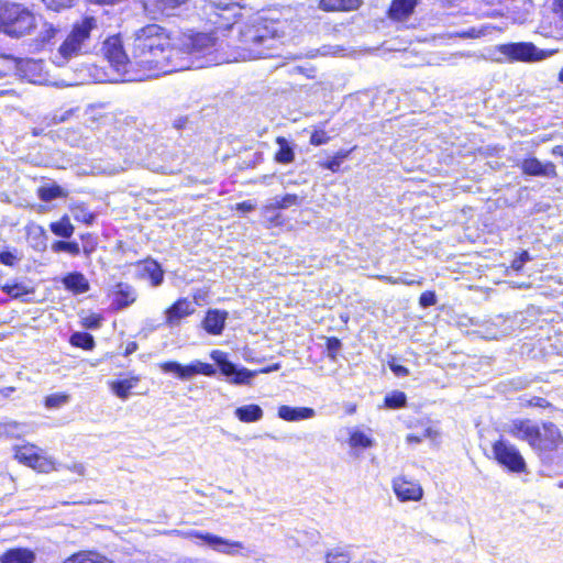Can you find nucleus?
Returning a JSON list of instances; mask_svg holds the SVG:
<instances>
[{"mask_svg":"<svg viewBox=\"0 0 563 563\" xmlns=\"http://www.w3.org/2000/svg\"><path fill=\"white\" fill-rule=\"evenodd\" d=\"M128 46L131 60L136 63L143 78L185 70L191 66L179 58L169 31L156 23L136 29L129 37Z\"/></svg>","mask_w":563,"mask_h":563,"instance_id":"1","label":"nucleus"},{"mask_svg":"<svg viewBox=\"0 0 563 563\" xmlns=\"http://www.w3.org/2000/svg\"><path fill=\"white\" fill-rule=\"evenodd\" d=\"M238 55L234 60H252L271 56L276 47L280 33L278 23L262 16L236 25Z\"/></svg>","mask_w":563,"mask_h":563,"instance_id":"2","label":"nucleus"},{"mask_svg":"<svg viewBox=\"0 0 563 563\" xmlns=\"http://www.w3.org/2000/svg\"><path fill=\"white\" fill-rule=\"evenodd\" d=\"M218 38L213 33H184L175 43L179 58L190 64L189 68H201L219 62L210 57L217 47Z\"/></svg>","mask_w":563,"mask_h":563,"instance_id":"3","label":"nucleus"},{"mask_svg":"<svg viewBox=\"0 0 563 563\" xmlns=\"http://www.w3.org/2000/svg\"><path fill=\"white\" fill-rule=\"evenodd\" d=\"M97 32H99V24L95 16L87 15L75 22L70 32L54 54L53 62L57 66H64L71 58L86 53L92 35Z\"/></svg>","mask_w":563,"mask_h":563,"instance_id":"4","label":"nucleus"},{"mask_svg":"<svg viewBox=\"0 0 563 563\" xmlns=\"http://www.w3.org/2000/svg\"><path fill=\"white\" fill-rule=\"evenodd\" d=\"M37 15L25 4L0 1V32L11 38H22L34 33Z\"/></svg>","mask_w":563,"mask_h":563,"instance_id":"5","label":"nucleus"},{"mask_svg":"<svg viewBox=\"0 0 563 563\" xmlns=\"http://www.w3.org/2000/svg\"><path fill=\"white\" fill-rule=\"evenodd\" d=\"M129 52H131L129 49ZM103 54L111 66L124 76L123 80H142L143 76L134 77L130 75L132 70H139L136 63H132L131 53H126L123 48L122 41L119 36H112L103 43Z\"/></svg>","mask_w":563,"mask_h":563,"instance_id":"6","label":"nucleus"},{"mask_svg":"<svg viewBox=\"0 0 563 563\" xmlns=\"http://www.w3.org/2000/svg\"><path fill=\"white\" fill-rule=\"evenodd\" d=\"M563 444V435L553 422L539 424L531 449L541 457L549 459Z\"/></svg>","mask_w":563,"mask_h":563,"instance_id":"7","label":"nucleus"},{"mask_svg":"<svg viewBox=\"0 0 563 563\" xmlns=\"http://www.w3.org/2000/svg\"><path fill=\"white\" fill-rule=\"evenodd\" d=\"M494 459L512 473H523L527 464L517 446L505 439H499L492 446Z\"/></svg>","mask_w":563,"mask_h":563,"instance_id":"8","label":"nucleus"},{"mask_svg":"<svg viewBox=\"0 0 563 563\" xmlns=\"http://www.w3.org/2000/svg\"><path fill=\"white\" fill-rule=\"evenodd\" d=\"M496 51L503 55L495 59L498 63L537 62L544 58V54L532 43L501 44L496 47Z\"/></svg>","mask_w":563,"mask_h":563,"instance_id":"9","label":"nucleus"},{"mask_svg":"<svg viewBox=\"0 0 563 563\" xmlns=\"http://www.w3.org/2000/svg\"><path fill=\"white\" fill-rule=\"evenodd\" d=\"M14 457L26 466L38 472L48 473L55 470L52 459L43 454V450L34 444H23L14 448Z\"/></svg>","mask_w":563,"mask_h":563,"instance_id":"10","label":"nucleus"},{"mask_svg":"<svg viewBox=\"0 0 563 563\" xmlns=\"http://www.w3.org/2000/svg\"><path fill=\"white\" fill-rule=\"evenodd\" d=\"M539 423L531 419L516 418L504 424L503 430L516 440L527 442L530 448L538 434Z\"/></svg>","mask_w":563,"mask_h":563,"instance_id":"11","label":"nucleus"},{"mask_svg":"<svg viewBox=\"0 0 563 563\" xmlns=\"http://www.w3.org/2000/svg\"><path fill=\"white\" fill-rule=\"evenodd\" d=\"M212 360L217 362L221 373L229 377L230 383L235 385H247L254 377L255 373L246 368H236V366L225 358V354L221 351L211 353Z\"/></svg>","mask_w":563,"mask_h":563,"instance_id":"12","label":"nucleus"},{"mask_svg":"<svg viewBox=\"0 0 563 563\" xmlns=\"http://www.w3.org/2000/svg\"><path fill=\"white\" fill-rule=\"evenodd\" d=\"M391 487L400 501H419L423 497V488L420 483L406 476L395 477Z\"/></svg>","mask_w":563,"mask_h":563,"instance_id":"13","label":"nucleus"},{"mask_svg":"<svg viewBox=\"0 0 563 563\" xmlns=\"http://www.w3.org/2000/svg\"><path fill=\"white\" fill-rule=\"evenodd\" d=\"M188 0H143L145 13L152 18L157 15H177L187 5Z\"/></svg>","mask_w":563,"mask_h":563,"instance_id":"14","label":"nucleus"},{"mask_svg":"<svg viewBox=\"0 0 563 563\" xmlns=\"http://www.w3.org/2000/svg\"><path fill=\"white\" fill-rule=\"evenodd\" d=\"M196 311V303L188 298H179L164 312L165 324L169 328L178 327L183 319Z\"/></svg>","mask_w":563,"mask_h":563,"instance_id":"15","label":"nucleus"},{"mask_svg":"<svg viewBox=\"0 0 563 563\" xmlns=\"http://www.w3.org/2000/svg\"><path fill=\"white\" fill-rule=\"evenodd\" d=\"M203 542L212 550L232 556L242 554L241 551L245 550L244 544L240 541L225 539L209 532L203 536Z\"/></svg>","mask_w":563,"mask_h":563,"instance_id":"16","label":"nucleus"},{"mask_svg":"<svg viewBox=\"0 0 563 563\" xmlns=\"http://www.w3.org/2000/svg\"><path fill=\"white\" fill-rule=\"evenodd\" d=\"M112 307L115 310H123L133 305L137 299L136 289L126 283H118L112 291Z\"/></svg>","mask_w":563,"mask_h":563,"instance_id":"17","label":"nucleus"},{"mask_svg":"<svg viewBox=\"0 0 563 563\" xmlns=\"http://www.w3.org/2000/svg\"><path fill=\"white\" fill-rule=\"evenodd\" d=\"M520 168L523 174L528 176L548 177L553 178L556 176L555 165L551 162H541L536 157L525 158Z\"/></svg>","mask_w":563,"mask_h":563,"instance_id":"18","label":"nucleus"},{"mask_svg":"<svg viewBox=\"0 0 563 563\" xmlns=\"http://www.w3.org/2000/svg\"><path fill=\"white\" fill-rule=\"evenodd\" d=\"M136 274L140 278H148L152 286L157 287L163 283L164 273L159 264L153 260H146L135 264Z\"/></svg>","mask_w":563,"mask_h":563,"instance_id":"19","label":"nucleus"},{"mask_svg":"<svg viewBox=\"0 0 563 563\" xmlns=\"http://www.w3.org/2000/svg\"><path fill=\"white\" fill-rule=\"evenodd\" d=\"M277 416L285 421L296 422L312 419L316 416V411L309 407H290L282 405L278 407Z\"/></svg>","mask_w":563,"mask_h":563,"instance_id":"20","label":"nucleus"},{"mask_svg":"<svg viewBox=\"0 0 563 563\" xmlns=\"http://www.w3.org/2000/svg\"><path fill=\"white\" fill-rule=\"evenodd\" d=\"M36 554L27 548H12L0 555V563H35Z\"/></svg>","mask_w":563,"mask_h":563,"instance_id":"21","label":"nucleus"},{"mask_svg":"<svg viewBox=\"0 0 563 563\" xmlns=\"http://www.w3.org/2000/svg\"><path fill=\"white\" fill-rule=\"evenodd\" d=\"M228 318L227 311L209 310L203 320V328L210 334H220Z\"/></svg>","mask_w":563,"mask_h":563,"instance_id":"22","label":"nucleus"},{"mask_svg":"<svg viewBox=\"0 0 563 563\" xmlns=\"http://www.w3.org/2000/svg\"><path fill=\"white\" fill-rule=\"evenodd\" d=\"M418 0H393L389 8V18L396 21L406 20L412 14Z\"/></svg>","mask_w":563,"mask_h":563,"instance_id":"23","label":"nucleus"},{"mask_svg":"<svg viewBox=\"0 0 563 563\" xmlns=\"http://www.w3.org/2000/svg\"><path fill=\"white\" fill-rule=\"evenodd\" d=\"M507 319L497 317L496 319L486 322V329L483 332V336L489 340H497L500 336H505L512 331L511 325H507Z\"/></svg>","mask_w":563,"mask_h":563,"instance_id":"24","label":"nucleus"},{"mask_svg":"<svg viewBox=\"0 0 563 563\" xmlns=\"http://www.w3.org/2000/svg\"><path fill=\"white\" fill-rule=\"evenodd\" d=\"M62 283L64 287L75 295L85 294L89 290V282L84 274L75 272L67 274Z\"/></svg>","mask_w":563,"mask_h":563,"instance_id":"25","label":"nucleus"},{"mask_svg":"<svg viewBox=\"0 0 563 563\" xmlns=\"http://www.w3.org/2000/svg\"><path fill=\"white\" fill-rule=\"evenodd\" d=\"M202 374L206 376H212L216 374V369L211 364L203 363L200 361H195L189 365H183V371L180 373V379H190L191 377Z\"/></svg>","mask_w":563,"mask_h":563,"instance_id":"26","label":"nucleus"},{"mask_svg":"<svg viewBox=\"0 0 563 563\" xmlns=\"http://www.w3.org/2000/svg\"><path fill=\"white\" fill-rule=\"evenodd\" d=\"M234 415L241 422L250 423L260 421L264 416V411L258 405L252 404L238 407Z\"/></svg>","mask_w":563,"mask_h":563,"instance_id":"27","label":"nucleus"},{"mask_svg":"<svg viewBox=\"0 0 563 563\" xmlns=\"http://www.w3.org/2000/svg\"><path fill=\"white\" fill-rule=\"evenodd\" d=\"M29 242L36 251H44L46 249V232L43 227L31 224L26 228Z\"/></svg>","mask_w":563,"mask_h":563,"instance_id":"28","label":"nucleus"},{"mask_svg":"<svg viewBox=\"0 0 563 563\" xmlns=\"http://www.w3.org/2000/svg\"><path fill=\"white\" fill-rule=\"evenodd\" d=\"M302 202V198L294 194H287L284 197H274L265 206L266 211L276 209H287L291 206H298Z\"/></svg>","mask_w":563,"mask_h":563,"instance_id":"29","label":"nucleus"},{"mask_svg":"<svg viewBox=\"0 0 563 563\" xmlns=\"http://www.w3.org/2000/svg\"><path fill=\"white\" fill-rule=\"evenodd\" d=\"M63 563H113L96 552H78L67 558Z\"/></svg>","mask_w":563,"mask_h":563,"instance_id":"30","label":"nucleus"},{"mask_svg":"<svg viewBox=\"0 0 563 563\" xmlns=\"http://www.w3.org/2000/svg\"><path fill=\"white\" fill-rule=\"evenodd\" d=\"M49 229L56 236L63 239H69L75 231V227L71 224L68 216H64L58 221L52 222Z\"/></svg>","mask_w":563,"mask_h":563,"instance_id":"31","label":"nucleus"},{"mask_svg":"<svg viewBox=\"0 0 563 563\" xmlns=\"http://www.w3.org/2000/svg\"><path fill=\"white\" fill-rule=\"evenodd\" d=\"M276 143L279 145V150L275 154V161L280 164L291 163L295 159V153L289 142L285 137L278 136Z\"/></svg>","mask_w":563,"mask_h":563,"instance_id":"32","label":"nucleus"},{"mask_svg":"<svg viewBox=\"0 0 563 563\" xmlns=\"http://www.w3.org/2000/svg\"><path fill=\"white\" fill-rule=\"evenodd\" d=\"M361 3V0H320V5L324 10L335 11V10H354Z\"/></svg>","mask_w":563,"mask_h":563,"instance_id":"33","label":"nucleus"},{"mask_svg":"<svg viewBox=\"0 0 563 563\" xmlns=\"http://www.w3.org/2000/svg\"><path fill=\"white\" fill-rule=\"evenodd\" d=\"M59 33V27L55 26L53 23L44 21L41 24V30L36 37V44L44 46L49 44L53 38Z\"/></svg>","mask_w":563,"mask_h":563,"instance_id":"34","label":"nucleus"},{"mask_svg":"<svg viewBox=\"0 0 563 563\" xmlns=\"http://www.w3.org/2000/svg\"><path fill=\"white\" fill-rule=\"evenodd\" d=\"M137 378H129L111 383V390L121 399L125 400L130 396V390L137 384Z\"/></svg>","mask_w":563,"mask_h":563,"instance_id":"35","label":"nucleus"},{"mask_svg":"<svg viewBox=\"0 0 563 563\" xmlns=\"http://www.w3.org/2000/svg\"><path fill=\"white\" fill-rule=\"evenodd\" d=\"M37 195L42 201L48 202L56 198L65 197L66 191L57 185L42 186L38 188Z\"/></svg>","mask_w":563,"mask_h":563,"instance_id":"36","label":"nucleus"},{"mask_svg":"<svg viewBox=\"0 0 563 563\" xmlns=\"http://www.w3.org/2000/svg\"><path fill=\"white\" fill-rule=\"evenodd\" d=\"M53 253L66 252L73 256H77L80 253V246L76 241H55L51 245Z\"/></svg>","mask_w":563,"mask_h":563,"instance_id":"37","label":"nucleus"},{"mask_svg":"<svg viewBox=\"0 0 563 563\" xmlns=\"http://www.w3.org/2000/svg\"><path fill=\"white\" fill-rule=\"evenodd\" d=\"M70 343L74 346L81 347L84 350H92L95 346L93 336L86 332H76L70 336Z\"/></svg>","mask_w":563,"mask_h":563,"instance_id":"38","label":"nucleus"},{"mask_svg":"<svg viewBox=\"0 0 563 563\" xmlns=\"http://www.w3.org/2000/svg\"><path fill=\"white\" fill-rule=\"evenodd\" d=\"M407 397L402 391H393L385 397V406L389 409H398L406 406Z\"/></svg>","mask_w":563,"mask_h":563,"instance_id":"39","label":"nucleus"},{"mask_svg":"<svg viewBox=\"0 0 563 563\" xmlns=\"http://www.w3.org/2000/svg\"><path fill=\"white\" fill-rule=\"evenodd\" d=\"M71 213L75 220L84 222L86 224H90L95 216L88 211V209L84 205H77L71 208Z\"/></svg>","mask_w":563,"mask_h":563,"instance_id":"40","label":"nucleus"},{"mask_svg":"<svg viewBox=\"0 0 563 563\" xmlns=\"http://www.w3.org/2000/svg\"><path fill=\"white\" fill-rule=\"evenodd\" d=\"M350 445L354 448H369L373 445V441L365 433L361 431H354L350 437Z\"/></svg>","mask_w":563,"mask_h":563,"instance_id":"41","label":"nucleus"},{"mask_svg":"<svg viewBox=\"0 0 563 563\" xmlns=\"http://www.w3.org/2000/svg\"><path fill=\"white\" fill-rule=\"evenodd\" d=\"M1 289L8 294L9 296H11L12 298H20L22 297L23 295H26V294H30L31 290L23 284H5L1 287Z\"/></svg>","mask_w":563,"mask_h":563,"instance_id":"42","label":"nucleus"},{"mask_svg":"<svg viewBox=\"0 0 563 563\" xmlns=\"http://www.w3.org/2000/svg\"><path fill=\"white\" fill-rule=\"evenodd\" d=\"M351 558L347 552L341 550H331L325 554V563H350Z\"/></svg>","mask_w":563,"mask_h":563,"instance_id":"43","label":"nucleus"},{"mask_svg":"<svg viewBox=\"0 0 563 563\" xmlns=\"http://www.w3.org/2000/svg\"><path fill=\"white\" fill-rule=\"evenodd\" d=\"M69 401L67 394H53L45 398V406L47 408H59Z\"/></svg>","mask_w":563,"mask_h":563,"instance_id":"44","label":"nucleus"},{"mask_svg":"<svg viewBox=\"0 0 563 563\" xmlns=\"http://www.w3.org/2000/svg\"><path fill=\"white\" fill-rule=\"evenodd\" d=\"M48 9L59 11L62 9L70 8L76 0H43Z\"/></svg>","mask_w":563,"mask_h":563,"instance_id":"45","label":"nucleus"},{"mask_svg":"<svg viewBox=\"0 0 563 563\" xmlns=\"http://www.w3.org/2000/svg\"><path fill=\"white\" fill-rule=\"evenodd\" d=\"M20 261L15 252L2 251L0 252V263L5 266H14Z\"/></svg>","mask_w":563,"mask_h":563,"instance_id":"46","label":"nucleus"},{"mask_svg":"<svg viewBox=\"0 0 563 563\" xmlns=\"http://www.w3.org/2000/svg\"><path fill=\"white\" fill-rule=\"evenodd\" d=\"M102 318L99 314L91 313L82 319V325L87 329H99Z\"/></svg>","mask_w":563,"mask_h":563,"instance_id":"47","label":"nucleus"},{"mask_svg":"<svg viewBox=\"0 0 563 563\" xmlns=\"http://www.w3.org/2000/svg\"><path fill=\"white\" fill-rule=\"evenodd\" d=\"M169 534L178 536L186 539H192L197 538L203 541V536H206V532L197 531V530H188V531H180V530H173L168 532Z\"/></svg>","mask_w":563,"mask_h":563,"instance_id":"48","label":"nucleus"},{"mask_svg":"<svg viewBox=\"0 0 563 563\" xmlns=\"http://www.w3.org/2000/svg\"><path fill=\"white\" fill-rule=\"evenodd\" d=\"M328 141H329V136L327 135V133L323 130H316L312 132V134L310 136V143L316 146L325 144V143H328Z\"/></svg>","mask_w":563,"mask_h":563,"instance_id":"49","label":"nucleus"},{"mask_svg":"<svg viewBox=\"0 0 563 563\" xmlns=\"http://www.w3.org/2000/svg\"><path fill=\"white\" fill-rule=\"evenodd\" d=\"M161 368L165 373H174L180 378L183 365L177 362H165L161 364Z\"/></svg>","mask_w":563,"mask_h":563,"instance_id":"50","label":"nucleus"},{"mask_svg":"<svg viewBox=\"0 0 563 563\" xmlns=\"http://www.w3.org/2000/svg\"><path fill=\"white\" fill-rule=\"evenodd\" d=\"M531 260L530 254L527 251H523L518 257H516L511 263V268L519 272L525 263Z\"/></svg>","mask_w":563,"mask_h":563,"instance_id":"51","label":"nucleus"},{"mask_svg":"<svg viewBox=\"0 0 563 563\" xmlns=\"http://www.w3.org/2000/svg\"><path fill=\"white\" fill-rule=\"evenodd\" d=\"M241 0H208V2L219 9H229L233 5H239Z\"/></svg>","mask_w":563,"mask_h":563,"instance_id":"52","label":"nucleus"},{"mask_svg":"<svg viewBox=\"0 0 563 563\" xmlns=\"http://www.w3.org/2000/svg\"><path fill=\"white\" fill-rule=\"evenodd\" d=\"M435 302H437L435 295L432 291L422 292L419 298V303L424 308L433 306V305H435Z\"/></svg>","mask_w":563,"mask_h":563,"instance_id":"53","label":"nucleus"},{"mask_svg":"<svg viewBox=\"0 0 563 563\" xmlns=\"http://www.w3.org/2000/svg\"><path fill=\"white\" fill-rule=\"evenodd\" d=\"M389 368L398 377H405L409 375V369L400 364H397L395 360L389 362Z\"/></svg>","mask_w":563,"mask_h":563,"instance_id":"54","label":"nucleus"},{"mask_svg":"<svg viewBox=\"0 0 563 563\" xmlns=\"http://www.w3.org/2000/svg\"><path fill=\"white\" fill-rule=\"evenodd\" d=\"M340 347H341V342H340L339 339H336V338H329L328 339V341H327V349H328L329 355L331 357L335 356V353H338Z\"/></svg>","mask_w":563,"mask_h":563,"instance_id":"55","label":"nucleus"},{"mask_svg":"<svg viewBox=\"0 0 563 563\" xmlns=\"http://www.w3.org/2000/svg\"><path fill=\"white\" fill-rule=\"evenodd\" d=\"M73 115V110H67L62 114H54L49 124H57L67 121Z\"/></svg>","mask_w":563,"mask_h":563,"instance_id":"56","label":"nucleus"},{"mask_svg":"<svg viewBox=\"0 0 563 563\" xmlns=\"http://www.w3.org/2000/svg\"><path fill=\"white\" fill-rule=\"evenodd\" d=\"M321 166L323 168H327L331 172H338L340 166H341V162L339 161V157H333L331 158L330 161L325 162V163H322Z\"/></svg>","mask_w":563,"mask_h":563,"instance_id":"57","label":"nucleus"},{"mask_svg":"<svg viewBox=\"0 0 563 563\" xmlns=\"http://www.w3.org/2000/svg\"><path fill=\"white\" fill-rule=\"evenodd\" d=\"M235 209L241 212H251L255 209V205L251 201H243L238 203Z\"/></svg>","mask_w":563,"mask_h":563,"instance_id":"58","label":"nucleus"},{"mask_svg":"<svg viewBox=\"0 0 563 563\" xmlns=\"http://www.w3.org/2000/svg\"><path fill=\"white\" fill-rule=\"evenodd\" d=\"M422 440L430 439L432 441L437 440L439 437V432L433 430L432 428H427L421 433Z\"/></svg>","mask_w":563,"mask_h":563,"instance_id":"59","label":"nucleus"},{"mask_svg":"<svg viewBox=\"0 0 563 563\" xmlns=\"http://www.w3.org/2000/svg\"><path fill=\"white\" fill-rule=\"evenodd\" d=\"M398 280H399V284H404V285H408V286L422 285V280L421 279H419V280L410 279V278L407 277V274H405L404 276H399Z\"/></svg>","mask_w":563,"mask_h":563,"instance_id":"60","label":"nucleus"},{"mask_svg":"<svg viewBox=\"0 0 563 563\" xmlns=\"http://www.w3.org/2000/svg\"><path fill=\"white\" fill-rule=\"evenodd\" d=\"M530 405L531 406H536V407H541V408H545L548 407L550 404L544 399V398H541V397H534L530 400Z\"/></svg>","mask_w":563,"mask_h":563,"instance_id":"61","label":"nucleus"},{"mask_svg":"<svg viewBox=\"0 0 563 563\" xmlns=\"http://www.w3.org/2000/svg\"><path fill=\"white\" fill-rule=\"evenodd\" d=\"M484 33L482 31H476L475 29H472L467 32H464L463 34H461L462 37H471V38H474V37H479L482 36Z\"/></svg>","mask_w":563,"mask_h":563,"instance_id":"62","label":"nucleus"},{"mask_svg":"<svg viewBox=\"0 0 563 563\" xmlns=\"http://www.w3.org/2000/svg\"><path fill=\"white\" fill-rule=\"evenodd\" d=\"M378 279L385 282V283H388V284H391V285H397L399 284V280H398V277L395 278V277H391V276H384V275H380V276H377Z\"/></svg>","mask_w":563,"mask_h":563,"instance_id":"63","label":"nucleus"},{"mask_svg":"<svg viewBox=\"0 0 563 563\" xmlns=\"http://www.w3.org/2000/svg\"><path fill=\"white\" fill-rule=\"evenodd\" d=\"M70 470H73L74 472L78 473L79 475H84V472H85V467L82 464H74Z\"/></svg>","mask_w":563,"mask_h":563,"instance_id":"64","label":"nucleus"}]
</instances>
